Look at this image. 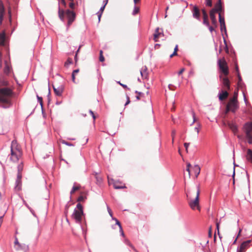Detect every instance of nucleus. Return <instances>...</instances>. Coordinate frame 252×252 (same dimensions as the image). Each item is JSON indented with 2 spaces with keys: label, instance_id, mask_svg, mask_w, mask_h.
Masks as SVG:
<instances>
[{
  "label": "nucleus",
  "instance_id": "1",
  "mask_svg": "<svg viewBox=\"0 0 252 252\" xmlns=\"http://www.w3.org/2000/svg\"><path fill=\"white\" fill-rule=\"evenodd\" d=\"M200 188L198 186L191 188L186 193L188 204L192 210H197L200 211L199 204Z\"/></svg>",
  "mask_w": 252,
  "mask_h": 252
},
{
  "label": "nucleus",
  "instance_id": "2",
  "mask_svg": "<svg viewBox=\"0 0 252 252\" xmlns=\"http://www.w3.org/2000/svg\"><path fill=\"white\" fill-rule=\"evenodd\" d=\"M23 156V151L21 146L15 140L11 142L10 153L8 155L9 160L12 163H17Z\"/></svg>",
  "mask_w": 252,
  "mask_h": 252
},
{
  "label": "nucleus",
  "instance_id": "3",
  "mask_svg": "<svg viewBox=\"0 0 252 252\" xmlns=\"http://www.w3.org/2000/svg\"><path fill=\"white\" fill-rule=\"evenodd\" d=\"M13 94L12 90L10 88L0 89V102L3 104V107L7 108L10 106Z\"/></svg>",
  "mask_w": 252,
  "mask_h": 252
},
{
  "label": "nucleus",
  "instance_id": "4",
  "mask_svg": "<svg viewBox=\"0 0 252 252\" xmlns=\"http://www.w3.org/2000/svg\"><path fill=\"white\" fill-rule=\"evenodd\" d=\"M72 219L76 223H81L85 220V216L83 213V206L80 203H78L76 208L71 216Z\"/></svg>",
  "mask_w": 252,
  "mask_h": 252
},
{
  "label": "nucleus",
  "instance_id": "5",
  "mask_svg": "<svg viewBox=\"0 0 252 252\" xmlns=\"http://www.w3.org/2000/svg\"><path fill=\"white\" fill-rule=\"evenodd\" d=\"M58 14L60 19L62 21L64 20V15H66L67 18H68L67 24L68 26L71 25L75 19V13L74 12L70 11V10H67L65 12L63 9H61L60 7H59L58 10Z\"/></svg>",
  "mask_w": 252,
  "mask_h": 252
},
{
  "label": "nucleus",
  "instance_id": "6",
  "mask_svg": "<svg viewBox=\"0 0 252 252\" xmlns=\"http://www.w3.org/2000/svg\"><path fill=\"white\" fill-rule=\"evenodd\" d=\"M19 239L20 240H18L16 236L15 237V241L14 243V249L16 251H23L24 252H27L29 250V246L26 241L21 236Z\"/></svg>",
  "mask_w": 252,
  "mask_h": 252
},
{
  "label": "nucleus",
  "instance_id": "7",
  "mask_svg": "<svg viewBox=\"0 0 252 252\" xmlns=\"http://www.w3.org/2000/svg\"><path fill=\"white\" fill-rule=\"evenodd\" d=\"M239 102L238 100H235L229 98L228 103L226 106V110L225 113L227 114L229 112L235 113L239 108Z\"/></svg>",
  "mask_w": 252,
  "mask_h": 252
},
{
  "label": "nucleus",
  "instance_id": "8",
  "mask_svg": "<svg viewBox=\"0 0 252 252\" xmlns=\"http://www.w3.org/2000/svg\"><path fill=\"white\" fill-rule=\"evenodd\" d=\"M243 130L249 144H252V123H247L243 126Z\"/></svg>",
  "mask_w": 252,
  "mask_h": 252
},
{
  "label": "nucleus",
  "instance_id": "9",
  "mask_svg": "<svg viewBox=\"0 0 252 252\" xmlns=\"http://www.w3.org/2000/svg\"><path fill=\"white\" fill-rule=\"evenodd\" d=\"M218 65L220 71L225 76H227L229 73L228 66L224 58L219 60Z\"/></svg>",
  "mask_w": 252,
  "mask_h": 252
},
{
  "label": "nucleus",
  "instance_id": "10",
  "mask_svg": "<svg viewBox=\"0 0 252 252\" xmlns=\"http://www.w3.org/2000/svg\"><path fill=\"white\" fill-rule=\"evenodd\" d=\"M251 240H247L243 242L239 247L237 248V252H245L249 248Z\"/></svg>",
  "mask_w": 252,
  "mask_h": 252
},
{
  "label": "nucleus",
  "instance_id": "11",
  "mask_svg": "<svg viewBox=\"0 0 252 252\" xmlns=\"http://www.w3.org/2000/svg\"><path fill=\"white\" fill-rule=\"evenodd\" d=\"M53 88L54 89V92L56 95L58 96H61L62 94L64 88L62 85L61 86H56L55 85H53Z\"/></svg>",
  "mask_w": 252,
  "mask_h": 252
},
{
  "label": "nucleus",
  "instance_id": "12",
  "mask_svg": "<svg viewBox=\"0 0 252 252\" xmlns=\"http://www.w3.org/2000/svg\"><path fill=\"white\" fill-rule=\"evenodd\" d=\"M107 209H108V212L109 215L112 218V220H115L116 221V224H117L119 226L120 231L121 232L122 235L124 236V233L122 227L120 222L116 218L113 217L112 212L111 210L109 207H107Z\"/></svg>",
  "mask_w": 252,
  "mask_h": 252
},
{
  "label": "nucleus",
  "instance_id": "13",
  "mask_svg": "<svg viewBox=\"0 0 252 252\" xmlns=\"http://www.w3.org/2000/svg\"><path fill=\"white\" fill-rule=\"evenodd\" d=\"M222 10V6L221 0H219L218 2L215 4V7L210 11H213L214 13L219 12Z\"/></svg>",
  "mask_w": 252,
  "mask_h": 252
},
{
  "label": "nucleus",
  "instance_id": "14",
  "mask_svg": "<svg viewBox=\"0 0 252 252\" xmlns=\"http://www.w3.org/2000/svg\"><path fill=\"white\" fill-rule=\"evenodd\" d=\"M5 14V9L3 3L0 1V25L1 24Z\"/></svg>",
  "mask_w": 252,
  "mask_h": 252
},
{
  "label": "nucleus",
  "instance_id": "15",
  "mask_svg": "<svg viewBox=\"0 0 252 252\" xmlns=\"http://www.w3.org/2000/svg\"><path fill=\"white\" fill-rule=\"evenodd\" d=\"M193 16L194 18L199 20L200 17V13L199 8L196 6H194L192 10Z\"/></svg>",
  "mask_w": 252,
  "mask_h": 252
},
{
  "label": "nucleus",
  "instance_id": "16",
  "mask_svg": "<svg viewBox=\"0 0 252 252\" xmlns=\"http://www.w3.org/2000/svg\"><path fill=\"white\" fill-rule=\"evenodd\" d=\"M222 83L223 87L226 91L230 89V82L227 77H225L222 78Z\"/></svg>",
  "mask_w": 252,
  "mask_h": 252
},
{
  "label": "nucleus",
  "instance_id": "17",
  "mask_svg": "<svg viewBox=\"0 0 252 252\" xmlns=\"http://www.w3.org/2000/svg\"><path fill=\"white\" fill-rule=\"evenodd\" d=\"M113 187L115 189H122L126 188L125 184H123L121 182L118 181H116L113 182Z\"/></svg>",
  "mask_w": 252,
  "mask_h": 252
},
{
  "label": "nucleus",
  "instance_id": "18",
  "mask_svg": "<svg viewBox=\"0 0 252 252\" xmlns=\"http://www.w3.org/2000/svg\"><path fill=\"white\" fill-rule=\"evenodd\" d=\"M219 22L220 23V30L222 31L223 30H224L225 31H226L224 18L221 17L220 13H219Z\"/></svg>",
  "mask_w": 252,
  "mask_h": 252
},
{
  "label": "nucleus",
  "instance_id": "19",
  "mask_svg": "<svg viewBox=\"0 0 252 252\" xmlns=\"http://www.w3.org/2000/svg\"><path fill=\"white\" fill-rule=\"evenodd\" d=\"M163 36V34L159 32V29L157 28L154 34V40L155 42L158 41V39L161 36Z\"/></svg>",
  "mask_w": 252,
  "mask_h": 252
},
{
  "label": "nucleus",
  "instance_id": "20",
  "mask_svg": "<svg viewBox=\"0 0 252 252\" xmlns=\"http://www.w3.org/2000/svg\"><path fill=\"white\" fill-rule=\"evenodd\" d=\"M228 93L227 91H222L221 93L219 95V98L220 100L222 101L225 99L228 96Z\"/></svg>",
  "mask_w": 252,
  "mask_h": 252
},
{
  "label": "nucleus",
  "instance_id": "21",
  "mask_svg": "<svg viewBox=\"0 0 252 252\" xmlns=\"http://www.w3.org/2000/svg\"><path fill=\"white\" fill-rule=\"evenodd\" d=\"M215 13L213 12V11H210V19L212 21V24L215 27H217V21L216 18L215 16Z\"/></svg>",
  "mask_w": 252,
  "mask_h": 252
},
{
  "label": "nucleus",
  "instance_id": "22",
  "mask_svg": "<svg viewBox=\"0 0 252 252\" xmlns=\"http://www.w3.org/2000/svg\"><path fill=\"white\" fill-rule=\"evenodd\" d=\"M191 170L193 172L195 176L197 178L200 172V168L198 165H195L191 167Z\"/></svg>",
  "mask_w": 252,
  "mask_h": 252
},
{
  "label": "nucleus",
  "instance_id": "23",
  "mask_svg": "<svg viewBox=\"0 0 252 252\" xmlns=\"http://www.w3.org/2000/svg\"><path fill=\"white\" fill-rule=\"evenodd\" d=\"M140 73L142 76V77L143 79H147L148 77V73L147 72V68L146 66H144L140 70Z\"/></svg>",
  "mask_w": 252,
  "mask_h": 252
},
{
  "label": "nucleus",
  "instance_id": "24",
  "mask_svg": "<svg viewBox=\"0 0 252 252\" xmlns=\"http://www.w3.org/2000/svg\"><path fill=\"white\" fill-rule=\"evenodd\" d=\"M94 177L96 179V183L98 185H100L102 182V178L99 176L97 173L94 174Z\"/></svg>",
  "mask_w": 252,
  "mask_h": 252
},
{
  "label": "nucleus",
  "instance_id": "25",
  "mask_svg": "<svg viewBox=\"0 0 252 252\" xmlns=\"http://www.w3.org/2000/svg\"><path fill=\"white\" fill-rule=\"evenodd\" d=\"M228 125L229 127L231 129V130L234 133L237 132V126L235 124L232 123H229Z\"/></svg>",
  "mask_w": 252,
  "mask_h": 252
},
{
  "label": "nucleus",
  "instance_id": "26",
  "mask_svg": "<svg viewBox=\"0 0 252 252\" xmlns=\"http://www.w3.org/2000/svg\"><path fill=\"white\" fill-rule=\"evenodd\" d=\"M246 158L248 161L252 162V150L248 149Z\"/></svg>",
  "mask_w": 252,
  "mask_h": 252
},
{
  "label": "nucleus",
  "instance_id": "27",
  "mask_svg": "<svg viewBox=\"0 0 252 252\" xmlns=\"http://www.w3.org/2000/svg\"><path fill=\"white\" fill-rule=\"evenodd\" d=\"M22 183L21 180H17L16 181V186L15 187V189L17 191H19L21 189Z\"/></svg>",
  "mask_w": 252,
  "mask_h": 252
},
{
  "label": "nucleus",
  "instance_id": "28",
  "mask_svg": "<svg viewBox=\"0 0 252 252\" xmlns=\"http://www.w3.org/2000/svg\"><path fill=\"white\" fill-rule=\"evenodd\" d=\"M5 33L4 32L0 33V46L3 45L5 42Z\"/></svg>",
  "mask_w": 252,
  "mask_h": 252
},
{
  "label": "nucleus",
  "instance_id": "29",
  "mask_svg": "<svg viewBox=\"0 0 252 252\" xmlns=\"http://www.w3.org/2000/svg\"><path fill=\"white\" fill-rule=\"evenodd\" d=\"M80 188V185L74 186L70 191V194H73L76 191L79 190Z\"/></svg>",
  "mask_w": 252,
  "mask_h": 252
},
{
  "label": "nucleus",
  "instance_id": "30",
  "mask_svg": "<svg viewBox=\"0 0 252 252\" xmlns=\"http://www.w3.org/2000/svg\"><path fill=\"white\" fill-rule=\"evenodd\" d=\"M203 18V24L206 25L207 26H209V22L208 20V16H204Z\"/></svg>",
  "mask_w": 252,
  "mask_h": 252
},
{
  "label": "nucleus",
  "instance_id": "31",
  "mask_svg": "<svg viewBox=\"0 0 252 252\" xmlns=\"http://www.w3.org/2000/svg\"><path fill=\"white\" fill-rule=\"evenodd\" d=\"M191 165L189 163H188L187 165V169L186 170L188 172V175L189 177H190V172L191 170Z\"/></svg>",
  "mask_w": 252,
  "mask_h": 252
},
{
  "label": "nucleus",
  "instance_id": "32",
  "mask_svg": "<svg viewBox=\"0 0 252 252\" xmlns=\"http://www.w3.org/2000/svg\"><path fill=\"white\" fill-rule=\"evenodd\" d=\"M238 90H237L236 91H235L234 92L233 97L230 98L235 100H238Z\"/></svg>",
  "mask_w": 252,
  "mask_h": 252
},
{
  "label": "nucleus",
  "instance_id": "33",
  "mask_svg": "<svg viewBox=\"0 0 252 252\" xmlns=\"http://www.w3.org/2000/svg\"><path fill=\"white\" fill-rule=\"evenodd\" d=\"M72 63V60L71 58H68L64 63V66L67 67L68 66Z\"/></svg>",
  "mask_w": 252,
  "mask_h": 252
},
{
  "label": "nucleus",
  "instance_id": "34",
  "mask_svg": "<svg viewBox=\"0 0 252 252\" xmlns=\"http://www.w3.org/2000/svg\"><path fill=\"white\" fill-rule=\"evenodd\" d=\"M99 61L101 62H103L104 61V57L103 56V52L102 50H100L99 52Z\"/></svg>",
  "mask_w": 252,
  "mask_h": 252
},
{
  "label": "nucleus",
  "instance_id": "35",
  "mask_svg": "<svg viewBox=\"0 0 252 252\" xmlns=\"http://www.w3.org/2000/svg\"><path fill=\"white\" fill-rule=\"evenodd\" d=\"M23 169V162H21L20 164H19L18 166V172H21Z\"/></svg>",
  "mask_w": 252,
  "mask_h": 252
},
{
  "label": "nucleus",
  "instance_id": "36",
  "mask_svg": "<svg viewBox=\"0 0 252 252\" xmlns=\"http://www.w3.org/2000/svg\"><path fill=\"white\" fill-rule=\"evenodd\" d=\"M86 199V196H83V195H80L78 199H77V201L78 202H83L84 201L85 199Z\"/></svg>",
  "mask_w": 252,
  "mask_h": 252
},
{
  "label": "nucleus",
  "instance_id": "37",
  "mask_svg": "<svg viewBox=\"0 0 252 252\" xmlns=\"http://www.w3.org/2000/svg\"><path fill=\"white\" fill-rule=\"evenodd\" d=\"M139 11V8L137 6H134V10L133 11V15L137 14Z\"/></svg>",
  "mask_w": 252,
  "mask_h": 252
},
{
  "label": "nucleus",
  "instance_id": "38",
  "mask_svg": "<svg viewBox=\"0 0 252 252\" xmlns=\"http://www.w3.org/2000/svg\"><path fill=\"white\" fill-rule=\"evenodd\" d=\"M5 130L3 128L2 124L0 123V134H3L5 132Z\"/></svg>",
  "mask_w": 252,
  "mask_h": 252
},
{
  "label": "nucleus",
  "instance_id": "39",
  "mask_svg": "<svg viewBox=\"0 0 252 252\" xmlns=\"http://www.w3.org/2000/svg\"><path fill=\"white\" fill-rule=\"evenodd\" d=\"M8 14L9 17V20L10 21L11 20V9L10 6L8 8Z\"/></svg>",
  "mask_w": 252,
  "mask_h": 252
},
{
  "label": "nucleus",
  "instance_id": "40",
  "mask_svg": "<svg viewBox=\"0 0 252 252\" xmlns=\"http://www.w3.org/2000/svg\"><path fill=\"white\" fill-rule=\"evenodd\" d=\"M37 98L38 100V102H39L40 105L41 107H42L43 105V99L42 97L39 96L38 95H37Z\"/></svg>",
  "mask_w": 252,
  "mask_h": 252
},
{
  "label": "nucleus",
  "instance_id": "41",
  "mask_svg": "<svg viewBox=\"0 0 252 252\" xmlns=\"http://www.w3.org/2000/svg\"><path fill=\"white\" fill-rule=\"evenodd\" d=\"M207 6L211 7L212 6V0H205Z\"/></svg>",
  "mask_w": 252,
  "mask_h": 252
},
{
  "label": "nucleus",
  "instance_id": "42",
  "mask_svg": "<svg viewBox=\"0 0 252 252\" xmlns=\"http://www.w3.org/2000/svg\"><path fill=\"white\" fill-rule=\"evenodd\" d=\"M224 45H225V46H224V50L226 52V53H229V50H228V48L227 47V44H226V41L224 40Z\"/></svg>",
  "mask_w": 252,
  "mask_h": 252
},
{
  "label": "nucleus",
  "instance_id": "43",
  "mask_svg": "<svg viewBox=\"0 0 252 252\" xmlns=\"http://www.w3.org/2000/svg\"><path fill=\"white\" fill-rule=\"evenodd\" d=\"M212 226H210L209 227V232H208V236L210 237V238H211L212 237Z\"/></svg>",
  "mask_w": 252,
  "mask_h": 252
},
{
  "label": "nucleus",
  "instance_id": "44",
  "mask_svg": "<svg viewBox=\"0 0 252 252\" xmlns=\"http://www.w3.org/2000/svg\"><path fill=\"white\" fill-rule=\"evenodd\" d=\"M81 46H79L78 49L77 50V51H76V55H75V62L76 63L77 61V55L79 52V50H80V49L81 48Z\"/></svg>",
  "mask_w": 252,
  "mask_h": 252
},
{
  "label": "nucleus",
  "instance_id": "45",
  "mask_svg": "<svg viewBox=\"0 0 252 252\" xmlns=\"http://www.w3.org/2000/svg\"><path fill=\"white\" fill-rule=\"evenodd\" d=\"M21 178H22V174H21V172H18L17 180H21Z\"/></svg>",
  "mask_w": 252,
  "mask_h": 252
},
{
  "label": "nucleus",
  "instance_id": "46",
  "mask_svg": "<svg viewBox=\"0 0 252 252\" xmlns=\"http://www.w3.org/2000/svg\"><path fill=\"white\" fill-rule=\"evenodd\" d=\"M175 135H176V131H175V130H173L172 131V133H171V136H172V138H173V139H174Z\"/></svg>",
  "mask_w": 252,
  "mask_h": 252
},
{
  "label": "nucleus",
  "instance_id": "47",
  "mask_svg": "<svg viewBox=\"0 0 252 252\" xmlns=\"http://www.w3.org/2000/svg\"><path fill=\"white\" fill-rule=\"evenodd\" d=\"M202 12L203 14V16L208 15V14L206 11L204 9H202Z\"/></svg>",
  "mask_w": 252,
  "mask_h": 252
},
{
  "label": "nucleus",
  "instance_id": "48",
  "mask_svg": "<svg viewBox=\"0 0 252 252\" xmlns=\"http://www.w3.org/2000/svg\"><path fill=\"white\" fill-rule=\"evenodd\" d=\"M90 113L91 114V115L92 116L94 120L96 118L95 117V115L94 114V112L92 111V110H90Z\"/></svg>",
  "mask_w": 252,
  "mask_h": 252
},
{
  "label": "nucleus",
  "instance_id": "49",
  "mask_svg": "<svg viewBox=\"0 0 252 252\" xmlns=\"http://www.w3.org/2000/svg\"><path fill=\"white\" fill-rule=\"evenodd\" d=\"M189 145V144L188 143H184V146H185V147L186 148V150L187 152H188V148Z\"/></svg>",
  "mask_w": 252,
  "mask_h": 252
},
{
  "label": "nucleus",
  "instance_id": "50",
  "mask_svg": "<svg viewBox=\"0 0 252 252\" xmlns=\"http://www.w3.org/2000/svg\"><path fill=\"white\" fill-rule=\"evenodd\" d=\"M105 5H103V6H102L100 9V11L99 12V13H102L104 9H105Z\"/></svg>",
  "mask_w": 252,
  "mask_h": 252
},
{
  "label": "nucleus",
  "instance_id": "51",
  "mask_svg": "<svg viewBox=\"0 0 252 252\" xmlns=\"http://www.w3.org/2000/svg\"><path fill=\"white\" fill-rule=\"evenodd\" d=\"M102 14L101 13H99V12H97V16H98V21H100V18H101V15H102Z\"/></svg>",
  "mask_w": 252,
  "mask_h": 252
},
{
  "label": "nucleus",
  "instance_id": "52",
  "mask_svg": "<svg viewBox=\"0 0 252 252\" xmlns=\"http://www.w3.org/2000/svg\"><path fill=\"white\" fill-rule=\"evenodd\" d=\"M69 7L71 8V9H73L74 8V3L72 2H70L69 3Z\"/></svg>",
  "mask_w": 252,
  "mask_h": 252
},
{
  "label": "nucleus",
  "instance_id": "53",
  "mask_svg": "<svg viewBox=\"0 0 252 252\" xmlns=\"http://www.w3.org/2000/svg\"><path fill=\"white\" fill-rule=\"evenodd\" d=\"M185 71V68H182L179 72H178V74L179 75H181L182 74L184 71Z\"/></svg>",
  "mask_w": 252,
  "mask_h": 252
},
{
  "label": "nucleus",
  "instance_id": "54",
  "mask_svg": "<svg viewBox=\"0 0 252 252\" xmlns=\"http://www.w3.org/2000/svg\"><path fill=\"white\" fill-rule=\"evenodd\" d=\"M79 72V69H75V70H74L73 71L72 74H74L76 75V74H77Z\"/></svg>",
  "mask_w": 252,
  "mask_h": 252
},
{
  "label": "nucleus",
  "instance_id": "55",
  "mask_svg": "<svg viewBox=\"0 0 252 252\" xmlns=\"http://www.w3.org/2000/svg\"><path fill=\"white\" fill-rule=\"evenodd\" d=\"M75 75L72 73V80L74 83H75Z\"/></svg>",
  "mask_w": 252,
  "mask_h": 252
},
{
  "label": "nucleus",
  "instance_id": "56",
  "mask_svg": "<svg viewBox=\"0 0 252 252\" xmlns=\"http://www.w3.org/2000/svg\"><path fill=\"white\" fill-rule=\"evenodd\" d=\"M194 130L196 131V135H197L199 132V129L198 127H195L194 128Z\"/></svg>",
  "mask_w": 252,
  "mask_h": 252
},
{
  "label": "nucleus",
  "instance_id": "57",
  "mask_svg": "<svg viewBox=\"0 0 252 252\" xmlns=\"http://www.w3.org/2000/svg\"><path fill=\"white\" fill-rule=\"evenodd\" d=\"M60 1L61 3H62L64 6H65L66 2L65 1V0H60Z\"/></svg>",
  "mask_w": 252,
  "mask_h": 252
},
{
  "label": "nucleus",
  "instance_id": "58",
  "mask_svg": "<svg viewBox=\"0 0 252 252\" xmlns=\"http://www.w3.org/2000/svg\"><path fill=\"white\" fill-rule=\"evenodd\" d=\"M141 0H133L134 4L136 5L139 3H140Z\"/></svg>",
  "mask_w": 252,
  "mask_h": 252
},
{
  "label": "nucleus",
  "instance_id": "59",
  "mask_svg": "<svg viewBox=\"0 0 252 252\" xmlns=\"http://www.w3.org/2000/svg\"><path fill=\"white\" fill-rule=\"evenodd\" d=\"M209 28V30L211 32H212L213 31H214V28L212 26H208Z\"/></svg>",
  "mask_w": 252,
  "mask_h": 252
},
{
  "label": "nucleus",
  "instance_id": "60",
  "mask_svg": "<svg viewBox=\"0 0 252 252\" xmlns=\"http://www.w3.org/2000/svg\"><path fill=\"white\" fill-rule=\"evenodd\" d=\"M127 100L126 102V104H125V105H127V104H129V102H130V100H129V97H128V96H127Z\"/></svg>",
  "mask_w": 252,
  "mask_h": 252
},
{
  "label": "nucleus",
  "instance_id": "61",
  "mask_svg": "<svg viewBox=\"0 0 252 252\" xmlns=\"http://www.w3.org/2000/svg\"><path fill=\"white\" fill-rule=\"evenodd\" d=\"M219 226H220V222H216V226L218 231H219Z\"/></svg>",
  "mask_w": 252,
  "mask_h": 252
},
{
  "label": "nucleus",
  "instance_id": "62",
  "mask_svg": "<svg viewBox=\"0 0 252 252\" xmlns=\"http://www.w3.org/2000/svg\"><path fill=\"white\" fill-rule=\"evenodd\" d=\"M238 77L239 81H241L242 80V79H241V76H240L239 73H238Z\"/></svg>",
  "mask_w": 252,
  "mask_h": 252
},
{
  "label": "nucleus",
  "instance_id": "63",
  "mask_svg": "<svg viewBox=\"0 0 252 252\" xmlns=\"http://www.w3.org/2000/svg\"><path fill=\"white\" fill-rule=\"evenodd\" d=\"M121 86H122L125 89L127 88V86L126 85H124L123 84H121Z\"/></svg>",
  "mask_w": 252,
  "mask_h": 252
},
{
  "label": "nucleus",
  "instance_id": "64",
  "mask_svg": "<svg viewBox=\"0 0 252 252\" xmlns=\"http://www.w3.org/2000/svg\"><path fill=\"white\" fill-rule=\"evenodd\" d=\"M108 0H105L103 1V2L104 3V5L106 6V4H107L108 3Z\"/></svg>",
  "mask_w": 252,
  "mask_h": 252
}]
</instances>
